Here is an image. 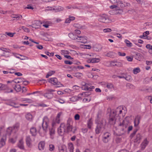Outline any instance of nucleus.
Masks as SVG:
<instances>
[{
  "label": "nucleus",
  "mask_w": 152,
  "mask_h": 152,
  "mask_svg": "<svg viewBox=\"0 0 152 152\" xmlns=\"http://www.w3.org/2000/svg\"><path fill=\"white\" fill-rule=\"evenodd\" d=\"M73 123L72 120L70 118H69L67 120L66 124H65L67 132H72L73 133L75 132L76 130V129L73 127Z\"/></svg>",
  "instance_id": "1"
},
{
  "label": "nucleus",
  "mask_w": 152,
  "mask_h": 152,
  "mask_svg": "<svg viewBox=\"0 0 152 152\" xmlns=\"http://www.w3.org/2000/svg\"><path fill=\"white\" fill-rule=\"evenodd\" d=\"M58 133L60 136H62L65 133H68L66 132V126L65 124L61 123L60 126L58 128Z\"/></svg>",
  "instance_id": "2"
},
{
  "label": "nucleus",
  "mask_w": 152,
  "mask_h": 152,
  "mask_svg": "<svg viewBox=\"0 0 152 152\" xmlns=\"http://www.w3.org/2000/svg\"><path fill=\"white\" fill-rule=\"evenodd\" d=\"M115 114L114 111H111L109 119V123L111 125H114L116 121Z\"/></svg>",
  "instance_id": "3"
},
{
  "label": "nucleus",
  "mask_w": 152,
  "mask_h": 152,
  "mask_svg": "<svg viewBox=\"0 0 152 152\" xmlns=\"http://www.w3.org/2000/svg\"><path fill=\"white\" fill-rule=\"evenodd\" d=\"M48 82L53 85H56L57 87H60L63 86L60 82L58 81L57 78L56 77H53L49 79L48 80Z\"/></svg>",
  "instance_id": "4"
},
{
  "label": "nucleus",
  "mask_w": 152,
  "mask_h": 152,
  "mask_svg": "<svg viewBox=\"0 0 152 152\" xmlns=\"http://www.w3.org/2000/svg\"><path fill=\"white\" fill-rule=\"evenodd\" d=\"M49 123V119L47 116H45L43 119L42 124V127L45 131L48 126Z\"/></svg>",
  "instance_id": "5"
},
{
  "label": "nucleus",
  "mask_w": 152,
  "mask_h": 152,
  "mask_svg": "<svg viewBox=\"0 0 152 152\" xmlns=\"http://www.w3.org/2000/svg\"><path fill=\"white\" fill-rule=\"evenodd\" d=\"M82 84L83 86L82 88L84 90L91 91L94 88V86H91L89 84H87L84 82H82Z\"/></svg>",
  "instance_id": "6"
},
{
  "label": "nucleus",
  "mask_w": 152,
  "mask_h": 152,
  "mask_svg": "<svg viewBox=\"0 0 152 152\" xmlns=\"http://www.w3.org/2000/svg\"><path fill=\"white\" fill-rule=\"evenodd\" d=\"M98 20L101 22L105 23H109L111 21L107 17L106 15H104L100 16L98 19Z\"/></svg>",
  "instance_id": "7"
},
{
  "label": "nucleus",
  "mask_w": 152,
  "mask_h": 152,
  "mask_svg": "<svg viewBox=\"0 0 152 152\" xmlns=\"http://www.w3.org/2000/svg\"><path fill=\"white\" fill-rule=\"evenodd\" d=\"M97 125L95 131L96 134H99L104 129V123H96Z\"/></svg>",
  "instance_id": "8"
},
{
  "label": "nucleus",
  "mask_w": 152,
  "mask_h": 152,
  "mask_svg": "<svg viewBox=\"0 0 152 152\" xmlns=\"http://www.w3.org/2000/svg\"><path fill=\"white\" fill-rule=\"evenodd\" d=\"M129 123L126 120H124L122 123H121L119 124V126L121 127V128L123 131H125L128 126Z\"/></svg>",
  "instance_id": "9"
},
{
  "label": "nucleus",
  "mask_w": 152,
  "mask_h": 152,
  "mask_svg": "<svg viewBox=\"0 0 152 152\" xmlns=\"http://www.w3.org/2000/svg\"><path fill=\"white\" fill-rule=\"evenodd\" d=\"M95 121L96 123H104L103 122V117L101 111L98 112L95 119Z\"/></svg>",
  "instance_id": "10"
},
{
  "label": "nucleus",
  "mask_w": 152,
  "mask_h": 152,
  "mask_svg": "<svg viewBox=\"0 0 152 152\" xmlns=\"http://www.w3.org/2000/svg\"><path fill=\"white\" fill-rule=\"evenodd\" d=\"M110 134L108 132L104 133L102 136V141L104 143L107 142L110 139Z\"/></svg>",
  "instance_id": "11"
},
{
  "label": "nucleus",
  "mask_w": 152,
  "mask_h": 152,
  "mask_svg": "<svg viewBox=\"0 0 152 152\" xmlns=\"http://www.w3.org/2000/svg\"><path fill=\"white\" fill-rule=\"evenodd\" d=\"M141 119V116L140 115H137L134 120V126L137 128L138 127V125L140 123V121Z\"/></svg>",
  "instance_id": "12"
},
{
  "label": "nucleus",
  "mask_w": 152,
  "mask_h": 152,
  "mask_svg": "<svg viewBox=\"0 0 152 152\" xmlns=\"http://www.w3.org/2000/svg\"><path fill=\"white\" fill-rule=\"evenodd\" d=\"M6 104L15 108H18L20 107L19 106H17V104L13 100L11 99L8 100Z\"/></svg>",
  "instance_id": "13"
},
{
  "label": "nucleus",
  "mask_w": 152,
  "mask_h": 152,
  "mask_svg": "<svg viewBox=\"0 0 152 152\" xmlns=\"http://www.w3.org/2000/svg\"><path fill=\"white\" fill-rule=\"evenodd\" d=\"M77 39L78 41L81 43H85L87 42V37H86L84 36H78Z\"/></svg>",
  "instance_id": "14"
},
{
  "label": "nucleus",
  "mask_w": 152,
  "mask_h": 152,
  "mask_svg": "<svg viewBox=\"0 0 152 152\" xmlns=\"http://www.w3.org/2000/svg\"><path fill=\"white\" fill-rule=\"evenodd\" d=\"M93 48L94 50L96 52H99L101 50L102 47L100 45L96 44L93 45Z\"/></svg>",
  "instance_id": "15"
},
{
  "label": "nucleus",
  "mask_w": 152,
  "mask_h": 152,
  "mask_svg": "<svg viewBox=\"0 0 152 152\" xmlns=\"http://www.w3.org/2000/svg\"><path fill=\"white\" fill-rule=\"evenodd\" d=\"M148 142H149L147 140L146 138L145 139L141 144V149L142 150H144L148 145Z\"/></svg>",
  "instance_id": "16"
},
{
  "label": "nucleus",
  "mask_w": 152,
  "mask_h": 152,
  "mask_svg": "<svg viewBox=\"0 0 152 152\" xmlns=\"http://www.w3.org/2000/svg\"><path fill=\"white\" fill-rule=\"evenodd\" d=\"M123 109V107L121 106H120L118 107L115 110H112L111 111H115V116H116L117 114H121L122 113V110Z\"/></svg>",
  "instance_id": "17"
},
{
  "label": "nucleus",
  "mask_w": 152,
  "mask_h": 152,
  "mask_svg": "<svg viewBox=\"0 0 152 152\" xmlns=\"http://www.w3.org/2000/svg\"><path fill=\"white\" fill-rule=\"evenodd\" d=\"M11 17L12 18H15L13 20H21L22 18V16L19 14H13L11 15Z\"/></svg>",
  "instance_id": "18"
},
{
  "label": "nucleus",
  "mask_w": 152,
  "mask_h": 152,
  "mask_svg": "<svg viewBox=\"0 0 152 152\" xmlns=\"http://www.w3.org/2000/svg\"><path fill=\"white\" fill-rule=\"evenodd\" d=\"M30 132L32 136H35L37 134V130L36 128L33 127L30 129Z\"/></svg>",
  "instance_id": "19"
},
{
  "label": "nucleus",
  "mask_w": 152,
  "mask_h": 152,
  "mask_svg": "<svg viewBox=\"0 0 152 152\" xmlns=\"http://www.w3.org/2000/svg\"><path fill=\"white\" fill-rule=\"evenodd\" d=\"M6 140V136H4L1 138L0 141V148H2L5 144V141Z\"/></svg>",
  "instance_id": "20"
},
{
  "label": "nucleus",
  "mask_w": 152,
  "mask_h": 152,
  "mask_svg": "<svg viewBox=\"0 0 152 152\" xmlns=\"http://www.w3.org/2000/svg\"><path fill=\"white\" fill-rule=\"evenodd\" d=\"M45 146V142L44 141H41L38 145V148L40 151H42L44 149Z\"/></svg>",
  "instance_id": "21"
},
{
  "label": "nucleus",
  "mask_w": 152,
  "mask_h": 152,
  "mask_svg": "<svg viewBox=\"0 0 152 152\" xmlns=\"http://www.w3.org/2000/svg\"><path fill=\"white\" fill-rule=\"evenodd\" d=\"M50 134V138L52 139H53L54 138V135L55 134V131L54 128L53 127L49 129Z\"/></svg>",
  "instance_id": "22"
},
{
  "label": "nucleus",
  "mask_w": 152,
  "mask_h": 152,
  "mask_svg": "<svg viewBox=\"0 0 152 152\" xmlns=\"http://www.w3.org/2000/svg\"><path fill=\"white\" fill-rule=\"evenodd\" d=\"M18 148L21 149H24L23 142L22 139H20L18 143Z\"/></svg>",
  "instance_id": "23"
},
{
  "label": "nucleus",
  "mask_w": 152,
  "mask_h": 152,
  "mask_svg": "<svg viewBox=\"0 0 152 152\" xmlns=\"http://www.w3.org/2000/svg\"><path fill=\"white\" fill-rule=\"evenodd\" d=\"M31 140L29 136H27L26 137V142L28 147H30L31 145Z\"/></svg>",
  "instance_id": "24"
},
{
  "label": "nucleus",
  "mask_w": 152,
  "mask_h": 152,
  "mask_svg": "<svg viewBox=\"0 0 152 152\" xmlns=\"http://www.w3.org/2000/svg\"><path fill=\"white\" fill-rule=\"evenodd\" d=\"M68 36L70 38L73 40L77 39L78 36L73 33H69L68 34Z\"/></svg>",
  "instance_id": "25"
},
{
  "label": "nucleus",
  "mask_w": 152,
  "mask_h": 152,
  "mask_svg": "<svg viewBox=\"0 0 152 152\" xmlns=\"http://www.w3.org/2000/svg\"><path fill=\"white\" fill-rule=\"evenodd\" d=\"M0 50L4 51L3 53L4 54L5 56V54L7 53H8V54L7 55H9V53H10L11 51V50L9 49L5 48L2 47L0 48Z\"/></svg>",
  "instance_id": "26"
},
{
  "label": "nucleus",
  "mask_w": 152,
  "mask_h": 152,
  "mask_svg": "<svg viewBox=\"0 0 152 152\" xmlns=\"http://www.w3.org/2000/svg\"><path fill=\"white\" fill-rule=\"evenodd\" d=\"M66 148L65 145H60L58 146L59 152H67Z\"/></svg>",
  "instance_id": "27"
},
{
  "label": "nucleus",
  "mask_w": 152,
  "mask_h": 152,
  "mask_svg": "<svg viewBox=\"0 0 152 152\" xmlns=\"http://www.w3.org/2000/svg\"><path fill=\"white\" fill-rule=\"evenodd\" d=\"M60 121H58L56 119L55 120H53L52 124L53 127H55L57 126V124L60 123Z\"/></svg>",
  "instance_id": "28"
},
{
  "label": "nucleus",
  "mask_w": 152,
  "mask_h": 152,
  "mask_svg": "<svg viewBox=\"0 0 152 152\" xmlns=\"http://www.w3.org/2000/svg\"><path fill=\"white\" fill-rule=\"evenodd\" d=\"M14 89L17 92L20 91L21 90V87L20 85L18 84L16 85L14 87Z\"/></svg>",
  "instance_id": "29"
},
{
  "label": "nucleus",
  "mask_w": 152,
  "mask_h": 152,
  "mask_svg": "<svg viewBox=\"0 0 152 152\" xmlns=\"http://www.w3.org/2000/svg\"><path fill=\"white\" fill-rule=\"evenodd\" d=\"M56 72L54 70H51L49 71L47 74L46 76V77L48 78L49 77L51 76L52 75L54 74Z\"/></svg>",
  "instance_id": "30"
},
{
  "label": "nucleus",
  "mask_w": 152,
  "mask_h": 152,
  "mask_svg": "<svg viewBox=\"0 0 152 152\" xmlns=\"http://www.w3.org/2000/svg\"><path fill=\"white\" fill-rule=\"evenodd\" d=\"M43 95L45 97L49 99L52 98L53 96V94H49L46 93H44Z\"/></svg>",
  "instance_id": "31"
},
{
  "label": "nucleus",
  "mask_w": 152,
  "mask_h": 152,
  "mask_svg": "<svg viewBox=\"0 0 152 152\" xmlns=\"http://www.w3.org/2000/svg\"><path fill=\"white\" fill-rule=\"evenodd\" d=\"M68 148L70 152H73L74 147L73 144L72 143H69L68 145Z\"/></svg>",
  "instance_id": "32"
},
{
  "label": "nucleus",
  "mask_w": 152,
  "mask_h": 152,
  "mask_svg": "<svg viewBox=\"0 0 152 152\" xmlns=\"http://www.w3.org/2000/svg\"><path fill=\"white\" fill-rule=\"evenodd\" d=\"M147 48L148 49L149 52L151 54L152 53V45H151L150 44H147L146 46Z\"/></svg>",
  "instance_id": "33"
},
{
  "label": "nucleus",
  "mask_w": 152,
  "mask_h": 152,
  "mask_svg": "<svg viewBox=\"0 0 152 152\" xmlns=\"http://www.w3.org/2000/svg\"><path fill=\"white\" fill-rule=\"evenodd\" d=\"M26 118L27 120L31 121L32 119V116L31 114L28 113L26 115Z\"/></svg>",
  "instance_id": "34"
},
{
  "label": "nucleus",
  "mask_w": 152,
  "mask_h": 152,
  "mask_svg": "<svg viewBox=\"0 0 152 152\" xmlns=\"http://www.w3.org/2000/svg\"><path fill=\"white\" fill-rule=\"evenodd\" d=\"M45 93L49 94H53V93L55 91V90L53 89H48L45 90Z\"/></svg>",
  "instance_id": "35"
},
{
  "label": "nucleus",
  "mask_w": 152,
  "mask_h": 152,
  "mask_svg": "<svg viewBox=\"0 0 152 152\" xmlns=\"http://www.w3.org/2000/svg\"><path fill=\"white\" fill-rule=\"evenodd\" d=\"M24 80V79L23 78L19 77L15 80V82L16 83L22 82Z\"/></svg>",
  "instance_id": "36"
},
{
  "label": "nucleus",
  "mask_w": 152,
  "mask_h": 152,
  "mask_svg": "<svg viewBox=\"0 0 152 152\" xmlns=\"http://www.w3.org/2000/svg\"><path fill=\"white\" fill-rule=\"evenodd\" d=\"M107 87L109 89H112L114 88L113 85L111 83H108L106 85Z\"/></svg>",
  "instance_id": "37"
},
{
  "label": "nucleus",
  "mask_w": 152,
  "mask_h": 152,
  "mask_svg": "<svg viewBox=\"0 0 152 152\" xmlns=\"http://www.w3.org/2000/svg\"><path fill=\"white\" fill-rule=\"evenodd\" d=\"M133 72L135 74H137V73L139 72L140 71V69L138 67L134 68L133 70Z\"/></svg>",
  "instance_id": "38"
},
{
  "label": "nucleus",
  "mask_w": 152,
  "mask_h": 152,
  "mask_svg": "<svg viewBox=\"0 0 152 152\" xmlns=\"http://www.w3.org/2000/svg\"><path fill=\"white\" fill-rule=\"evenodd\" d=\"M100 60L99 58H91L92 63H98L100 61Z\"/></svg>",
  "instance_id": "39"
},
{
  "label": "nucleus",
  "mask_w": 152,
  "mask_h": 152,
  "mask_svg": "<svg viewBox=\"0 0 152 152\" xmlns=\"http://www.w3.org/2000/svg\"><path fill=\"white\" fill-rule=\"evenodd\" d=\"M78 97L77 96H75L72 97L70 98V100L71 101L75 102L77 101Z\"/></svg>",
  "instance_id": "40"
},
{
  "label": "nucleus",
  "mask_w": 152,
  "mask_h": 152,
  "mask_svg": "<svg viewBox=\"0 0 152 152\" xmlns=\"http://www.w3.org/2000/svg\"><path fill=\"white\" fill-rule=\"evenodd\" d=\"M135 59L137 60H140L141 58V55L140 53H137L134 56Z\"/></svg>",
  "instance_id": "41"
},
{
  "label": "nucleus",
  "mask_w": 152,
  "mask_h": 152,
  "mask_svg": "<svg viewBox=\"0 0 152 152\" xmlns=\"http://www.w3.org/2000/svg\"><path fill=\"white\" fill-rule=\"evenodd\" d=\"M7 37L5 34H3L0 36V39L2 40H4L7 39Z\"/></svg>",
  "instance_id": "42"
},
{
  "label": "nucleus",
  "mask_w": 152,
  "mask_h": 152,
  "mask_svg": "<svg viewBox=\"0 0 152 152\" xmlns=\"http://www.w3.org/2000/svg\"><path fill=\"white\" fill-rule=\"evenodd\" d=\"M62 112H60L57 114L56 117V119L58 121H60V117L62 115Z\"/></svg>",
  "instance_id": "43"
},
{
  "label": "nucleus",
  "mask_w": 152,
  "mask_h": 152,
  "mask_svg": "<svg viewBox=\"0 0 152 152\" xmlns=\"http://www.w3.org/2000/svg\"><path fill=\"white\" fill-rule=\"evenodd\" d=\"M15 33H12L10 32H6L5 33V34L6 35V36H7V35L8 36L10 37H13L14 34Z\"/></svg>",
  "instance_id": "44"
},
{
  "label": "nucleus",
  "mask_w": 152,
  "mask_h": 152,
  "mask_svg": "<svg viewBox=\"0 0 152 152\" xmlns=\"http://www.w3.org/2000/svg\"><path fill=\"white\" fill-rule=\"evenodd\" d=\"M141 139V136L140 134L139 133L136 136V138L135 140L136 142L138 141V140H140Z\"/></svg>",
  "instance_id": "45"
},
{
  "label": "nucleus",
  "mask_w": 152,
  "mask_h": 152,
  "mask_svg": "<svg viewBox=\"0 0 152 152\" xmlns=\"http://www.w3.org/2000/svg\"><path fill=\"white\" fill-rule=\"evenodd\" d=\"M82 76L83 74L80 73H77L75 74L74 76L78 78H80Z\"/></svg>",
  "instance_id": "46"
},
{
  "label": "nucleus",
  "mask_w": 152,
  "mask_h": 152,
  "mask_svg": "<svg viewBox=\"0 0 152 152\" xmlns=\"http://www.w3.org/2000/svg\"><path fill=\"white\" fill-rule=\"evenodd\" d=\"M125 42L127 45V46L131 47L132 46V44L127 39L125 40Z\"/></svg>",
  "instance_id": "47"
},
{
  "label": "nucleus",
  "mask_w": 152,
  "mask_h": 152,
  "mask_svg": "<svg viewBox=\"0 0 152 152\" xmlns=\"http://www.w3.org/2000/svg\"><path fill=\"white\" fill-rule=\"evenodd\" d=\"M114 53L112 52H110L109 53H108L106 55V56L109 57H112L113 56Z\"/></svg>",
  "instance_id": "48"
},
{
  "label": "nucleus",
  "mask_w": 152,
  "mask_h": 152,
  "mask_svg": "<svg viewBox=\"0 0 152 152\" xmlns=\"http://www.w3.org/2000/svg\"><path fill=\"white\" fill-rule=\"evenodd\" d=\"M64 9V8L63 7L59 6L56 8V10H57L56 12L62 11Z\"/></svg>",
  "instance_id": "49"
},
{
  "label": "nucleus",
  "mask_w": 152,
  "mask_h": 152,
  "mask_svg": "<svg viewBox=\"0 0 152 152\" xmlns=\"http://www.w3.org/2000/svg\"><path fill=\"white\" fill-rule=\"evenodd\" d=\"M13 127L15 129H18L19 127V123L16 124L13 126Z\"/></svg>",
  "instance_id": "50"
},
{
  "label": "nucleus",
  "mask_w": 152,
  "mask_h": 152,
  "mask_svg": "<svg viewBox=\"0 0 152 152\" xmlns=\"http://www.w3.org/2000/svg\"><path fill=\"white\" fill-rule=\"evenodd\" d=\"M138 129L136 128L133 131V132L131 134L130 136L131 138L133 137L136 133L137 132L138 130Z\"/></svg>",
  "instance_id": "51"
},
{
  "label": "nucleus",
  "mask_w": 152,
  "mask_h": 152,
  "mask_svg": "<svg viewBox=\"0 0 152 152\" xmlns=\"http://www.w3.org/2000/svg\"><path fill=\"white\" fill-rule=\"evenodd\" d=\"M115 65V66L120 67L122 66V64L121 62L116 61V63Z\"/></svg>",
  "instance_id": "52"
},
{
  "label": "nucleus",
  "mask_w": 152,
  "mask_h": 152,
  "mask_svg": "<svg viewBox=\"0 0 152 152\" xmlns=\"http://www.w3.org/2000/svg\"><path fill=\"white\" fill-rule=\"evenodd\" d=\"M49 150L50 151H53L54 149V146L53 145L50 144L49 145Z\"/></svg>",
  "instance_id": "53"
},
{
  "label": "nucleus",
  "mask_w": 152,
  "mask_h": 152,
  "mask_svg": "<svg viewBox=\"0 0 152 152\" xmlns=\"http://www.w3.org/2000/svg\"><path fill=\"white\" fill-rule=\"evenodd\" d=\"M25 9L33 10L34 9V8L32 6V4H28L27 5V7L25 8Z\"/></svg>",
  "instance_id": "54"
},
{
  "label": "nucleus",
  "mask_w": 152,
  "mask_h": 152,
  "mask_svg": "<svg viewBox=\"0 0 152 152\" xmlns=\"http://www.w3.org/2000/svg\"><path fill=\"white\" fill-rule=\"evenodd\" d=\"M111 29L110 28H107L104 29L103 30V32L104 33H107L108 32H110L111 31Z\"/></svg>",
  "instance_id": "55"
},
{
  "label": "nucleus",
  "mask_w": 152,
  "mask_h": 152,
  "mask_svg": "<svg viewBox=\"0 0 152 152\" xmlns=\"http://www.w3.org/2000/svg\"><path fill=\"white\" fill-rule=\"evenodd\" d=\"M80 116L78 114H76L74 116V118L75 120H79Z\"/></svg>",
  "instance_id": "56"
},
{
  "label": "nucleus",
  "mask_w": 152,
  "mask_h": 152,
  "mask_svg": "<svg viewBox=\"0 0 152 152\" xmlns=\"http://www.w3.org/2000/svg\"><path fill=\"white\" fill-rule=\"evenodd\" d=\"M118 55L120 56H126V54L124 53H121L120 52H118Z\"/></svg>",
  "instance_id": "57"
},
{
  "label": "nucleus",
  "mask_w": 152,
  "mask_h": 152,
  "mask_svg": "<svg viewBox=\"0 0 152 152\" xmlns=\"http://www.w3.org/2000/svg\"><path fill=\"white\" fill-rule=\"evenodd\" d=\"M21 28L23 29L24 31L26 32H28L29 31V29L26 28L23 26H21Z\"/></svg>",
  "instance_id": "58"
},
{
  "label": "nucleus",
  "mask_w": 152,
  "mask_h": 152,
  "mask_svg": "<svg viewBox=\"0 0 152 152\" xmlns=\"http://www.w3.org/2000/svg\"><path fill=\"white\" fill-rule=\"evenodd\" d=\"M126 80L128 81L130 80H132V78L131 76L128 75L126 77H125L124 78Z\"/></svg>",
  "instance_id": "59"
},
{
  "label": "nucleus",
  "mask_w": 152,
  "mask_h": 152,
  "mask_svg": "<svg viewBox=\"0 0 152 152\" xmlns=\"http://www.w3.org/2000/svg\"><path fill=\"white\" fill-rule=\"evenodd\" d=\"M75 32L76 35L78 36V35H79L81 33V31L77 29H75Z\"/></svg>",
  "instance_id": "60"
},
{
  "label": "nucleus",
  "mask_w": 152,
  "mask_h": 152,
  "mask_svg": "<svg viewBox=\"0 0 152 152\" xmlns=\"http://www.w3.org/2000/svg\"><path fill=\"white\" fill-rule=\"evenodd\" d=\"M64 62L65 64H67L71 65L73 64L72 62L69 60H65Z\"/></svg>",
  "instance_id": "61"
},
{
  "label": "nucleus",
  "mask_w": 152,
  "mask_h": 152,
  "mask_svg": "<svg viewBox=\"0 0 152 152\" xmlns=\"http://www.w3.org/2000/svg\"><path fill=\"white\" fill-rule=\"evenodd\" d=\"M126 58L127 60L131 62L132 61L133 58L132 57H130L129 56H126Z\"/></svg>",
  "instance_id": "62"
},
{
  "label": "nucleus",
  "mask_w": 152,
  "mask_h": 152,
  "mask_svg": "<svg viewBox=\"0 0 152 152\" xmlns=\"http://www.w3.org/2000/svg\"><path fill=\"white\" fill-rule=\"evenodd\" d=\"M12 131V128L10 127H8L7 130V132H8L9 134H10Z\"/></svg>",
  "instance_id": "63"
},
{
  "label": "nucleus",
  "mask_w": 152,
  "mask_h": 152,
  "mask_svg": "<svg viewBox=\"0 0 152 152\" xmlns=\"http://www.w3.org/2000/svg\"><path fill=\"white\" fill-rule=\"evenodd\" d=\"M126 86L127 88H131L133 87V86L130 83H127L126 84Z\"/></svg>",
  "instance_id": "64"
}]
</instances>
